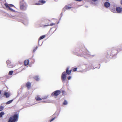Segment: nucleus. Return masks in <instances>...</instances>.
Returning <instances> with one entry per match:
<instances>
[{
    "mask_svg": "<svg viewBox=\"0 0 122 122\" xmlns=\"http://www.w3.org/2000/svg\"><path fill=\"white\" fill-rule=\"evenodd\" d=\"M13 73V71H10L9 72L8 74L9 75H12Z\"/></svg>",
    "mask_w": 122,
    "mask_h": 122,
    "instance_id": "21",
    "label": "nucleus"
},
{
    "mask_svg": "<svg viewBox=\"0 0 122 122\" xmlns=\"http://www.w3.org/2000/svg\"><path fill=\"white\" fill-rule=\"evenodd\" d=\"M110 5V3L107 2H105L104 4V6L106 8H107L109 7Z\"/></svg>",
    "mask_w": 122,
    "mask_h": 122,
    "instance_id": "9",
    "label": "nucleus"
},
{
    "mask_svg": "<svg viewBox=\"0 0 122 122\" xmlns=\"http://www.w3.org/2000/svg\"><path fill=\"white\" fill-rule=\"evenodd\" d=\"M69 67H67L66 69V72H63L61 76V79L62 82H63L65 81L67 75H69L70 74L72 70H69Z\"/></svg>",
    "mask_w": 122,
    "mask_h": 122,
    "instance_id": "1",
    "label": "nucleus"
},
{
    "mask_svg": "<svg viewBox=\"0 0 122 122\" xmlns=\"http://www.w3.org/2000/svg\"><path fill=\"white\" fill-rule=\"evenodd\" d=\"M121 4L122 5V0H121Z\"/></svg>",
    "mask_w": 122,
    "mask_h": 122,
    "instance_id": "37",
    "label": "nucleus"
},
{
    "mask_svg": "<svg viewBox=\"0 0 122 122\" xmlns=\"http://www.w3.org/2000/svg\"><path fill=\"white\" fill-rule=\"evenodd\" d=\"M31 86V83L29 82H27L26 84V86L28 89H29L30 88Z\"/></svg>",
    "mask_w": 122,
    "mask_h": 122,
    "instance_id": "10",
    "label": "nucleus"
},
{
    "mask_svg": "<svg viewBox=\"0 0 122 122\" xmlns=\"http://www.w3.org/2000/svg\"><path fill=\"white\" fill-rule=\"evenodd\" d=\"M13 100H10L7 102L6 103V104H8L11 103L13 101Z\"/></svg>",
    "mask_w": 122,
    "mask_h": 122,
    "instance_id": "17",
    "label": "nucleus"
},
{
    "mask_svg": "<svg viewBox=\"0 0 122 122\" xmlns=\"http://www.w3.org/2000/svg\"><path fill=\"white\" fill-rule=\"evenodd\" d=\"M62 95H64L65 94V92L64 90H63L62 91Z\"/></svg>",
    "mask_w": 122,
    "mask_h": 122,
    "instance_id": "28",
    "label": "nucleus"
},
{
    "mask_svg": "<svg viewBox=\"0 0 122 122\" xmlns=\"http://www.w3.org/2000/svg\"><path fill=\"white\" fill-rule=\"evenodd\" d=\"M29 59L31 61H33L31 63H34V60L33 59Z\"/></svg>",
    "mask_w": 122,
    "mask_h": 122,
    "instance_id": "26",
    "label": "nucleus"
},
{
    "mask_svg": "<svg viewBox=\"0 0 122 122\" xmlns=\"http://www.w3.org/2000/svg\"><path fill=\"white\" fill-rule=\"evenodd\" d=\"M54 22H55L54 23H52L50 24V25L48 24L47 25H45L44 26H53L54 25H55L56 24H58L59 22V21L57 19H55L54 20Z\"/></svg>",
    "mask_w": 122,
    "mask_h": 122,
    "instance_id": "6",
    "label": "nucleus"
},
{
    "mask_svg": "<svg viewBox=\"0 0 122 122\" xmlns=\"http://www.w3.org/2000/svg\"><path fill=\"white\" fill-rule=\"evenodd\" d=\"M112 12H113V10L112 9Z\"/></svg>",
    "mask_w": 122,
    "mask_h": 122,
    "instance_id": "39",
    "label": "nucleus"
},
{
    "mask_svg": "<svg viewBox=\"0 0 122 122\" xmlns=\"http://www.w3.org/2000/svg\"><path fill=\"white\" fill-rule=\"evenodd\" d=\"M33 78L37 81H38L39 80V78L38 77V76H34Z\"/></svg>",
    "mask_w": 122,
    "mask_h": 122,
    "instance_id": "15",
    "label": "nucleus"
},
{
    "mask_svg": "<svg viewBox=\"0 0 122 122\" xmlns=\"http://www.w3.org/2000/svg\"><path fill=\"white\" fill-rule=\"evenodd\" d=\"M29 61L28 60H26L24 62V64L25 66L28 65L29 64Z\"/></svg>",
    "mask_w": 122,
    "mask_h": 122,
    "instance_id": "11",
    "label": "nucleus"
},
{
    "mask_svg": "<svg viewBox=\"0 0 122 122\" xmlns=\"http://www.w3.org/2000/svg\"><path fill=\"white\" fill-rule=\"evenodd\" d=\"M4 107L2 106L0 107V111H2L4 109Z\"/></svg>",
    "mask_w": 122,
    "mask_h": 122,
    "instance_id": "22",
    "label": "nucleus"
},
{
    "mask_svg": "<svg viewBox=\"0 0 122 122\" xmlns=\"http://www.w3.org/2000/svg\"><path fill=\"white\" fill-rule=\"evenodd\" d=\"M45 35H44L43 36H42L40 37V38H39V39L40 40H41L43 39L45 37Z\"/></svg>",
    "mask_w": 122,
    "mask_h": 122,
    "instance_id": "19",
    "label": "nucleus"
},
{
    "mask_svg": "<svg viewBox=\"0 0 122 122\" xmlns=\"http://www.w3.org/2000/svg\"><path fill=\"white\" fill-rule=\"evenodd\" d=\"M47 98V96H46L44 97H43V98H42V99H46Z\"/></svg>",
    "mask_w": 122,
    "mask_h": 122,
    "instance_id": "25",
    "label": "nucleus"
},
{
    "mask_svg": "<svg viewBox=\"0 0 122 122\" xmlns=\"http://www.w3.org/2000/svg\"><path fill=\"white\" fill-rule=\"evenodd\" d=\"M7 66L10 68L13 67L14 66V65L9 60H8L6 61Z\"/></svg>",
    "mask_w": 122,
    "mask_h": 122,
    "instance_id": "4",
    "label": "nucleus"
},
{
    "mask_svg": "<svg viewBox=\"0 0 122 122\" xmlns=\"http://www.w3.org/2000/svg\"><path fill=\"white\" fill-rule=\"evenodd\" d=\"M45 1L42 0H39L38 1V3H36L35 5H42L45 3Z\"/></svg>",
    "mask_w": 122,
    "mask_h": 122,
    "instance_id": "7",
    "label": "nucleus"
},
{
    "mask_svg": "<svg viewBox=\"0 0 122 122\" xmlns=\"http://www.w3.org/2000/svg\"><path fill=\"white\" fill-rule=\"evenodd\" d=\"M92 1H96L97 0H92Z\"/></svg>",
    "mask_w": 122,
    "mask_h": 122,
    "instance_id": "33",
    "label": "nucleus"
},
{
    "mask_svg": "<svg viewBox=\"0 0 122 122\" xmlns=\"http://www.w3.org/2000/svg\"><path fill=\"white\" fill-rule=\"evenodd\" d=\"M63 105H66L67 104V102L66 100H65L63 103Z\"/></svg>",
    "mask_w": 122,
    "mask_h": 122,
    "instance_id": "20",
    "label": "nucleus"
},
{
    "mask_svg": "<svg viewBox=\"0 0 122 122\" xmlns=\"http://www.w3.org/2000/svg\"><path fill=\"white\" fill-rule=\"evenodd\" d=\"M18 119V114H14L10 117L8 122H15L17 121Z\"/></svg>",
    "mask_w": 122,
    "mask_h": 122,
    "instance_id": "2",
    "label": "nucleus"
},
{
    "mask_svg": "<svg viewBox=\"0 0 122 122\" xmlns=\"http://www.w3.org/2000/svg\"><path fill=\"white\" fill-rule=\"evenodd\" d=\"M61 93V92L59 90H57L54 91L52 94V96H57L59 95Z\"/></svg>",
    "mask_w": 122,
    "mask_h": 122,
    "instance_id": "5",
    "label": "nucleus"
},
{
    "mask_svg": "<svg viewBox=\"0 0 122 122\" xmlns=\"http://www.w3.org/2000/svg\"><path fill=\"white\" fill-rule=\"evenodd\" d=\"M37 47H36L33 50V52H34L36 51L37 49Z\"/></svg>",
    "mask_w": 122,
    "mask_h": 122,
    "instance_id": "24",
    "label": "nucleus"
},
{
    "mask_svg": "<svg viewBox=\"0 0 122 122\" xmlns=\"http://www.w3.org/2000/svg\"><path fill=\"white\" fill-rule=\"evenodd\" d=\"M35 99L37 101H41L42 100V99L40 98L39 96H37L36 97Z\"/></svg>",
    "mask_w": 122,
    "mask_h": 122,
    "instance_id": "14",
    "label": "nucleus"
},
{
    "mask_svg": "<svg viewBox=\"0 0 122 122\" xmlns=\"http://www.w3.org/2000/svg\"><path fill=\"white\" fill-rule=\"evenodd\" d=\"M9 9L12 11L14 12V10L13 9H12L10 7L8 9Z\"/></svg>",
    "mask_w": 122,
    "mask_h": 122,
    "instance_id": "23",
    "label": "nucleus"
},
{
    "mask_svg": "<svg viewBox=\"0 0 122 122\" xmlns=\"http://www.w3.org/2000/svg\"><path fill=\"white\" fill-rule=\"evenodd\" d=\"M24 0H20V9L21 10H25L26 8V5L24 2Z\"/></svg>",
    "mask_w": 122,
    "mask_h": 122,
    "instance_id": "3",
    "label": "nucleus"
},
{
    "mask_svg": "<svg viewBox=\"0 0 122 122\" xmlns=\"http://www.w3.org/2000/svg\"><path fill=\"white\" fill-rule=\"evenodd\" d=\"M1 91L0 90V95L1 94Z\"/></svg>",
    "mask_w": 122,
    "mask_h": 122,
    "instance_id": "36",
    "label": "nucleus"
},
{
    "mask_svg": "<svg viewBox=\"0 0 122 122\" xmlns=\"http://www.w3.org/2000/svg\"><path fill=\"white\" fill-rule=\"evenodd\" d=\"M5 114V113L4 112H1L0 113V117H2L3 115H4Z\"/></svg>",
    "mask_w": 122,
    "mask_h": 122,
    "instance_id": "16",
    "label": "nucleus"
},
{
    "mask_svg": "<svg viewBox=\"0 0 122 122\" xmlns=\"http://www.w3.org/2000/svg\"><path fill=\"white\" fill-rule=\"evenodd\" d=\"M4 5L7 8L9 9L10 7L9 5H8V4L6 3H5L4 4Z\"/></svg>",
    "mask_w": 122,
    "mask_h": 122,
    "instance_id": "18",
    "label": "nucleus"
},
{
    "mask_svg": "<svg viewBox=\"0 0 122 122\" xmlns=\"http://www.w3.org/2000/svg\"><path fill=\"white\" fill-rule=\"evenodd\" d=\"M56 118V117H54L52 118V119H51L50 121V122H52V121H53V120H54V119H55Z\"/></svg>",
    "mask_w": 122,
    "mask_h": 122,
    "instance_id": "27",
    "label": "nucleus"
},
{
    "mask_svg": "<svg viewBox=\"0 0 122 122\" xmlns=\"http://www.w3.org/2000/svg\"><path fill=\"white\" fill-rule=\"evenodd\" d=\"M113 51H112V52H111V53H113ZM112 53H111V54H112V55H114V54H112Z\"/></svg>",
    "mask_w": 122,
    "mask_h": 122,
    "instance_id": "35",
    "label": "nucleus"
},
{
    "mask_svg": "<svg viewBox=\"0 0 122 122\" xmlns=\"http://www.w3.org/2000/svg\"><path fill=\"white\" fill-rule=\"evenodd\" d=\"M71 78V76H69L67 77V79L68 80H70Z\"/></svg>",
    "mask_w": 122,
    "mask_h": 122,
    "instance_id": "30",
    "label": "nucleus"
},
{
    "mask_svg": "<svg viewBox=\"0 0 122 122\" xmlns=\"http://www.w3.org/2000/svg\"><path fill=\"white\" fill-rule=\"evenodd\" d=\"M76 1H81L82 0H76Z\"/></svg>",
    "mask_w": 122,
    "mask_h": 122,
    "instance_id": "34",
    "label": "nucleus"
},
{
    "mask_svg": "<svg viewBox=\"0 0 122 122\" xmlns=\"http://www.w3.org/2000/svg\"><path fill=\"white\" fill-rule=\"evenodd\" d=\"M9 6H10V7H13V6H14L13 5H12V4H10V5H9Z\"/></svg>",
    "mask_w": 122,
    "mask_h": 122,
    "instance_id": "31",
    "label": "nucleus"
},
{
    "mask_svg": "<svg viewBox=\"0 0 122 122\" xmlns=\"http://www.w3.org/2000/svg\"><path fill=\"white\" fill-rule=\"evenodd\" d=\"M65 8L66 9L68 10V9H71V8H72V7L71 5H66L65 7Z\"/></svg>",
    "mask_w": 122,
    "mask_h": 122,
    "instance_id": "13",
    "label": "nucleus"
},
{
    "mask_svg": "<svg viewBox=\"0 0 122 122\" xmlns=\"http://www.w3.org/2000/svg\"><path fill=\"white\" fill-rule=\"evenodd\" d=\"M116 10L117 13H121L122 11V8L119 7H117L116 8Z\"/></svg>",
    "mask_w": 122,
    "mask_h": 122,
    "instance_id": "8",
    "label": "nucleus"
},
{
    "mask_svg": "<svg viewBox=\"0 0 122 122\" xmlns=\"http://www.w3.org/2000/svg\"><path fill=\"white\" fill-rule=\"evenodd\" d=\"M4 95L6 98H8L10 96V93L7 92H5Z\"/></svg>",
    "mask_w": 122,
    "mask_h": 122,
    "instance_id": "12",
    "label": "nucleus"
},
{
    "mask_svg": "<svg viewBox=\"0 0 122 122\" xmlns=\"http://www.w3.org/2000/svg\"><path fill=\"white\" fill-rule=\"evenodd\" d=\"M77 69V68H74L73 70V71H76V70Z\"/></svg>",
    "mask_w": 122,
    "mask_h": 122,
    "instance_id": "29",
    "label": "nucleus"
},
{
    "mask_svg": "<svg viewBox=\"0 0 122 122\" xmlns=\"http://www.w3.org/2000/svg\"><path fill=\"white\" fill-rule=\"evenodd\" d=\"M105 0L107 1H109V0Z\"/></svg>",
    "mask_w": 122,
    "mask_h": 122,
    "instance_id": "38",
    "label": "nucleus"
},
{
    "mask_svg": "<svg viewBox=\"0 0 122 122\" xmlns=\"http://www.w3.org/2000/svg\"><path fill=\"white\" fill-rule=\"evenodd\" d=\"M83 48H81V50L82 51H83V53L84 54H85V53H84V51H83Z\"/></svg>",
    "mask_w": 122,
    "mask_h": 122,
    "instance_id": "32",
    "label": "nucleus"
}]
</instances>
